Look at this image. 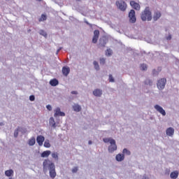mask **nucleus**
<instances>
[{"instance_id":"obj_1","label":"nucleus","mask_w":179,"mask_h":179,"mask_svg":"<svg viewBox=\"0 0 179 179\" xmlns=\"http://www.w3.org/2000/svg\"><path fill=\"white\" fill-rule=\"evenodd\" d=\"M43 171L47 173V169H49V174L50 178H55L57 177V172H55V165L48 159H45L43 162Z\"/></svg>"},{"instance_id":"obj_33","label":"nucleus","mask_w":179,"mask_h":179,"mask_svg":"<svg viewBox=\"0 0 179 179\" xmlns=\"http://www.w3.org/2000/svg\"><path fill=\"white\" fill-rule=\"evenodd\" d=\"M14 136H15V138H17V136H19V129H17L15 130Z\"/></svg>"},{"instance_id":"obj_10","label":"nucleus","mask_w":179,"mask_h":179,"mask_svg":"<svg viewBox=\"0 0 179 179\" xmlns=\"http://www.w3.org/2000/svg\"><path fill=\"white\" fill-rule=\"evenodd\" d=\"M130 5L133 8V9H135L136 10H141V6L139 5V3H138L134 1H130Z\"/></svg>"},{"instance_id":"obj_19","label":"nucleus","mask_w":179,"mask_h":179,"mask_svg":"<svg viewBox=\"0 0 179 179\" xmlns=\"http://www.w3.org/2000/svg\"><path fill=\"white\" fill-rule=\"evenodd\" d=\"M73 110H74V111H76V113H79V111L82 110V107H80V106H79L78 104H74L73 106Z\"/></svg>"},{"instance_id":"obj_32","label":"nucleus","mask_w":179,"mask_h":179,"mask_svg":"<svg viewBox=\"0 0 179 179\" xmlns=\"http://www.w3.org/2000/svg\"><path fill=\"white\" fill-rule=\"evenodd\" d=\"M40 34L41 36H43L44 37H47V32L45 31L44 30H41L40 31Z\"/></svg>"},{"instance_id":"obj_22","label":"nucleus","mask_w":179,"mask_h":179,"mask_svg":"<svg viewBox=\"0 0 179 179\" xmlns=\"http://www.w3.org/2000/svg\"><path fill=\"white\" fill-rule=\"evenodd\" d=\"M36 144V138L34 137L31 138L28 141V145L29 146H34Z\"/></svg>"},{"instance_id":"obj_34","label":"nucleus","mask_w":179,"mask_h":179,"mask_svg":"<svg viewBox=\"0 0 179 179\" xmlns=\"http://www.w3.org/2000/svg\"><path fill=\"white\" fill-rule=\"evenodd\" d=\"M100 64L101 65H104V64H106V59L104 58L100 59Z\"/></svg>"},{"instance_id":"obj_43","label":"nucleus","mask_w":179,"mask_h":179,"mask_svg":"<svg viewBox=\"0 0 179 179\" xmlns=\"http://www.w3.org/2000/svg\"><path fill=\"white\" fill-rule=\"evenodd\" d=\"M143 179H149V178L144 176V177H143Z\"/></svg>"},{"instance_id":"obj_16","label":"nucleus","mask_w":179,"mask_h":179,"mask_svg":"<svg viewBox=\"0 0 179 179\" xmlns=\"http://www.w3.org/2000/svg\"><path fill=\"white\" fill-rule=\"evenodd\" d=\"M49 124L52 128H57V124L55 123V120L54 119V117H51L49 119Z\"/></svg>"},{"instance_id":"obj_35","label":"nucleus","mask_w":179,"mask_h":179,"mask_svg":"<svg viewBox=\"0 0 179 179\" xmlns=\"http://www.w3.org/2000/svg\"><path fill=\"white\" fill-rule=\"evenodd\" d=\"M152 80H147L146 81H145V85H150H150H152Z\"/></svg>"},{"instance_id":"obj_23","label":"nucleus","mask_w":179,"mask_h":179,"mask_svg":"<svg viewBox=\"0 0 179 179\" xmlns=\"http://www.w3.org/2000/svg\"><path fill=\"white\" fill-rule=\"evenodd\" d=\"M13 174V170L10 169L5 171V175L7 177H10Z\"/></svg>"},{"instance_id":"obj_26","label":"nucleus","mask_w":179,"mask_h":179,"mask_svg":"<svg viewBox=\"0 0 179 179\" xmlns=\"http://www.w3.org/2000/svg\"><path fill=\"white\" fill-rule=\"evenodd\" d=\"M140 69L141 71H147L148 70V66L145 64H142L140 66Z\"/></svg>"},{"instance_id":"obj_3","label":"nucleus","mask_w":179,"mask_h":179,"mask_svg":"<svg viewBox=\"0 0 179 179\" xmlns=\"http://www.w3.org/2000/svg\"><path fill=\"white\" fill-rule=\"evenodd\" d=\"M166 83H167V80L166 78L159 79L157 83L159 90H163V89L166 87Z\"/></svg>"},{"instance_id":"obj_31","label":"nucleus","mask_w":179,"mask_h":179,"mask_svg":"<svg viewBox=\"0 0 179 179\" xmlns=\"http://www.w3.org/2000/svg\"><path fill=\"white\" fill-rule=\"evenodd\" d=\"M112 54L113 51L111 50V49H108L106 52V55H108V57H110Z\"/></svg>"},{"instance_id":"obj_7","label":"nucleus","mask_w":179,"mask_h":179,"mask_svg":"<svg viewBox=\"0 0 179 179\" xmlns=\"http://www.w3.org/2000/svg\"><path fill=\"white\" fill-rule=\"evenodd\" d=\"M99 36H100V31L99 30L94 31V36L92 38V43L94 44H96V43H97Z\"/></svg>"},{"instance_id":"obj_36","label":"nucleus","mask_w":179,"mask_h":179,"mask_svg":"<svg viewBox=\"0 0 179 179\" xmlns=\"http://www.w3.org/2000/svg\"><path fill=\"white\" fill-rule=\"evenodd\" d=\"M109 82H114V78H113V75H109Z\"/></svg>"},{"instance_id":"obj_14","label":"nucleus","mask_w":179,"mask_h":179,"mask_svg":"<svg viewBox=\"0 0 179 179\" xmlns=\"http://www.w3.org/2000/svg\"><path fill=\"white\" fill-rule=\"evenodd\" d=\"M166 135L168 136H173V135H174V128L173 127H169L166 131Z\"/></svg>"},{"instance_id":"obj_39","label":"nucleus","mask_w":179,"mask_h":179,"mask_svg":"<svg viewBox=\"0 0 179 179\" xmlns=\"http://www.w3.org/2000/svg\"><path fill=\"white\" fill-rule=\"evenodd\" d=\"M46 108L49 110L51 111V110H52V107L51 106V105H48L46 106Z\"/></svg>"},{"instance_id":"obj_45","label":"nucleus","mask_w":179,"mask_h":179,"mask_svg":"<svg viewBox=\"0 0 179 179\" xmlns=\"http://www.w3.org/2000/svg\"><path fill=\"white\" fill-rule=\"evenodd\" d=\"M88 143H89V145H92V141H90L88 142Z\"/></svg>"},{"instance_id":"obj_29","label":"nucleus","mask_w":179,"mask_h":179,"mask_svg":"<svg viewBox=\"0 0 179 179\" xmlns=\"http://www.w3.org/2000/svg\"><path fill=\"white\" fill-rule=\"evenodd\" d=\"M124 155H127V156H129L131 155V151L128 150L127 148H124L123 150Z\"/></svg>"},{"instance_id":"obj_24","label":"nucleus","mask_w":179,"mask_h":179,"mask_svg":"<svg viewBox=\"0 0 179 179\" xmlns=\"http://www.w3.org/2000/svg\"><path fill=\"white\" fill-rule=\"evenodd\" d=\"M45 20H47V15L42 14L41 17L38 19V22H44Z\"/></svg>"},{"instance_id":"obj_5","label":"nucleus","mask_w":179,"mask_h":179,"mask_svg":"<svg viewBox=\"0 0 179 179\" xmlns=\"http://www.w3.org/2000/svg\"><path fill=\"white\" fill-rule=\"evenodd\" d=\"M117 150V144H115V140L110 141V145L108 147V152L113 153Z\"/></svg>"},{"instance_id":"obj_48","label":"nucleus","mask_w":179,"mask_h":179,"mask_svg":"<svg viewBox=\"0 0 179 179\" xmlns=\"http://www.w3.org/2000/svg\"><path fill=\"white\" fill-rule=\"evenodd\" d=\"M39 1H41V0H39Z\"/></svg>"},{"instance_id":"obj_37","label":"nucleus","mask_w":179,"mask_h":179,"mask_svg":"<svg viewBox=\"0 0 179 179\" xmlns=\"http://www.w3.org/2000/svg\"><path fill=\"white\" fill-rule=\"evenodd\" d=\"M35 97H34V95H31L30 96H29V100L31 101H34V100H35Z\"/></svg>"},{"instance_id":"obj_20","label":"nucleus","mask_w":179,"mask_h":179,"mask_svg":"<svg viewBox=\"0 0 179 179\" xmlns=\"http://www.w3.org/2000/svg\"><path fill=\"white\" fill-rule=\"evenodd\" d=\"M59 83V82L58 81V80H57L55 78L50 80V85L51 86H57V85H58Z\"/></svg>"},{"instance_id":"obj_42","label":"nucleus","mask_w":179,"mask_h":179,"mask_svg":"<svg viewBox=\"0 0 179 179\" xmlns=\"http://www.w3.org/2000/svg\"><path fill=\"white\" fill-rule=\"evenodd\" d=\"M71 94H78L77 91H72Z\"/></svg>"},{"instance_id":"obj_2","label":"nucleus","mask_w":179,"mask_h":179,"mask_svg":"<svg viewBox=\"0 0 179 179\" xmlns=\"http://www.w3.org/2000/svg\"><path fill=\"white\" fill-rule=\"evenodd\" d=\"M141 20L143 22H146V20H148V22H150L152 20V12H150V9L149 7H146L143 12L141 13Z\"/></svg>"},{"instance_id":"obj_9","label":"nucleus","mask_w":179,"mask_h":179,"mask_svg":"<svg viewBox=\"0 0 179 179\" xmlns=\"http://www.w3.org/2000/svg\"><path fill=\"white\" fill-rule=\"evenodd\" d=\"M44 141H45V138L44 136L40 135L36 138L37 143L39 146H43V143H44Z\"/></svg>"},{"instance_id":"obj_21","label":"nucleus","mask_w":179,"mask_h":179,"mask_svg":"<svg viewBox=\"0 0 179 179\" xmlns=\"http://www.w3.org/2000/svg\"><path fill=\"white\" fill-rule=\"evenodd\" d=\"M51 155V151L50 150H46L44 151L41 153V157H48Z\"/></svg>"},{"instance_id":"obj_46","label":"nucleus","mask_w":179,"mask_h":179,"mask_svg":"<svg viewBox=\"0 0 179 179\" xmlns=\"http://www.w3.org/2000/svg\"><path fill=\"white\" fill-rule=\"evenodd\" d=\"M77 1H78V2H80V1H82V0H76Z\"/></svg>"},{"instance_id":"obj_25","label":"nucleus","mask_w":179,"mask_h":179,"mask_svg":"<svg viewBox=\"0 0 179 179\" xmlns=\"http://www.w3.org/2000/svg\"><path fill=\"white\" fill-rule=\"evenodd\" d=\"M43 146L45 148H51V144L50 143V141L45 140V141L44 142Z\"/></svg>"},{"instance_id":"obj_44","label":"nucleus","mask_w":179,"mask_h":179,"mask_svg":"<svg viewBox=\"0 0 179 179\" xmlns=\"http://www.w3.org/2000/svg\"><path fill=\"white\" fill-rule=\"evenodd\" d=\"M59 51H61V49H58L57 51V54H58V52H59Z\"/></svg>"},{"instance_id":"obj_47","label":"nucleus","mask_w":179,"mask_h":179,"mask_svg":"<svg viewBox=\"0 0 179 179\" xmlns=\"http://www.w3.org/2000/svg\"><path fill=\"white\" fill-rule=\"evenodd\" d=\"M9 179H12V178H9Z\"/></svg>"},{"instance_id":"obj_30","label":"nucleus","mask_w":179,"mask_h":179,"mask_svg":"<svg viewBox=\"0 0 179 179\" xmlns=\"http://www.w3.org/2000/svg\"><path fill=\"white\" fill-rule=\"evenodd\" d=\"M52 157L53 159H55V160H58V153L57 152L52 153Z\"/></svg>"},{"instance_id":"obj_11","label":"nucleus","mask_w":179,"mask_h":179,"mask_svg":"<svg viewBox=\"0 0 179 179\" xmlns=\"http://www.w3.org/2000/svg\"><path fill=\"white\" fill-rule=\"evenodd\" d=\"M155 110H157V111H158V113L162 114V115H164V116L166 115V110H164V109H163L162 106L159 105H155Z\"/></svg>"},{"instance_id":"obj_13","label":"nucleus","mask_w":179,"mask_h":179,"mask_svg":"<svg viewBox=\"0 0 179 179\" xmlns=\"http://www.w3.org/2000/svg\"><path fill=\"white\" fill-rule=\"evenodd\" d=\"M93 94L96 97H101V94H103V92L101 90L96 89L93 91Z\"/></svg>"},{"instance_id":"obj_6","label":"nucleus","mask_w":179,"mask_h":179,"mask_svg":"<svg viewBox=\"0 0 179 179\" xmlns=\"http://www.w3.org/2000/svg\"><path fill=\"white\" fill-rule=\"evenodd\" d=\"M129 17L130 23H135L136 22V17L135 16V10H131L129 13Z\"/></svg>"},{"instance_id":"obj_18","label":"nucleus","mask_w":179,"mask_h":179,"mask_svg":"<svg viewBox=\"0 0 179 179\" xmlns=\"http://www.w3.org/2000/svg\"><path fill=\"white\" fill-rule=\"evenodd\" d=\"M125 159V157L123 154H118L116 155V160L117 162H122Z\"/></svg>"},{"instance_id":"obj_15","label":"nucleus","mask_w":179,"mask_h":179,"mask_svg":"<svg viewBox=\"0 0 179 179\" xmlns=\"http://www.w3.org/2000/svg\"><path fill=\"white\" fill-rule=\"evenodd\" d=\"M161 16H162V13H160V11H156L153 16V19H154L155 22H156V20H159V19H160Z\"/></svg>"},{"instance_id":"obj_12","label":"nucleus","mask_w":179,"mask_h":179,"mask_svg":"<svg viewBox=\"0 0 179 179\" xmlns=\"http://www.w3.org/2000/svg\"><path fill=\"white\" fill-rule=\"evenodd\" d=\"M62 72L64 76H68V75H69V72H71V69L67 66H64L62 69Z\"/></svg>"},{"instance_id":"obj_28","label":"nucleus","mask_w":179,"mask_h":179,"mask_svg":"<svg viewBox=\"0 0 179 179\" xmlns=\"http://www.w3.org/2000/svg\"><path fill=\"white\" fill-rule=\"evenodd\" d=\"M94 66L96 71H99V69H100V66H99V63L97 62H94Z\"/></svg>"},{"instance_id":"obj_4","label":"nucleus","mask_w":179,"mask_h":179,"mask_svg":"<svg viewBox=\"0 0 179 179\" xmlns=\"http://www.w3.org/2000/svg\"><path fill=\"white\" fill-rule=\"evenodd\" d=\"M116 6L122 12H124V10H127V3H125V1L122 0L116 1Z\"/></svg>"},{"instance_id":"obj_38","label":"nucleus","mask_w":179,"mask_h":179,"mask_svg":"<svg viewBox=\"0 0 179 179\" xmlns=\"http://www.w3.org/2000/svg\"><path fill=\"white\" fill-rule=\"evenodd\" d=\"M78 166H76L72 169V173H78Z\"/></svg>"},{"instance_id":"obj_41","label":"nucleus","mask_w":179,"mask_h":179,"mask_svg":"<svg viewBox=\"0 0 179 179\" xmlns=\"http://www.w3.org/2000/svg\"><path fill=\"white\" fill-rule=\"evenodd\" d=\"M166 40H171V35H169L168 36H166Z\"/></svg>"},{"instance_id":"obj_8","label":"nucleus","mask_w":179,"mask_h":179,"mask_svg":"<svg viewBox=\"0 0 179 179\" xmlns=\"http://www.w3.org/2000/svg\"><path fill=\"white\" fill-rule=\"evenodd\" d=\"M54 117H65V113L61 112V108H56L55 110Z\"/></svg>"},{"instance_id":"obj_17","label":"nucleus","mask_w":179,"mask_h":179,"mask_svg":"<svg viewBox=\"0 0 179 179\" xmlns=\"http://www.w3.org/2000/svg\"><path fill=\"white\" fill-rule=\"evenodd\" d=\"M172 179H177L178 178V171H174L170 174Z\"/></svg>"},{"instance_id":"obj_27","label":"nucleus","mask_w":179,"mask_h":179,"mask_svg":"<svg viewBox=\"0 0 179 179\" xmlns=\"http://www.w3.org/2000/svg\"><path fill=\"white\" fill-rule=\"evenodd\" d=\"M112 140H113V139L111 138H105L103 139V141L105 143H111Z\"/></svg>"},{"instance_id":"obj_40","label":"nucleus","mask_w":179,"mask_h":179,"mask_svg":"<svg viewBox=\"0 0 179 179\" xmlns=\"http://www.w3.org/2000/svg\"><path fill=\"white\" fill-rule=\"evenodd\" d=\"M106 41H103V43H101V42H100V45H101V47H106Z\"/></svg>"}]
</instances>
